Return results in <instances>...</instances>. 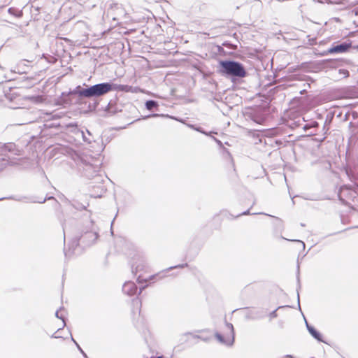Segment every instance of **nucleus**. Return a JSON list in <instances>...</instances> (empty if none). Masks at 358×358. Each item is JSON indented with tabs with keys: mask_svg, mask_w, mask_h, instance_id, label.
<instances>
[{
	"mask_svg": "<svg viewBox=\"0 0 358 358\" xmlns=\"http://www.w3.org/2000/svg\"><path fill=\"white\" fill-rule=\"evenodd\" d=\"M62 228H63V231H64V234L65 235L66 233L68 231V225H67V223L66 222H64L62 224Z\"/></svg>",
	"mask_w": 358,
	"mask_h": 358,
	"instance_id": "nucleus-27",
	"label": "nucleus"
},
{
	"mask_svg": "<svg viewBox=\"0 0 358 358\" xmlns=\"http://www.w3.org/2000/svg\"><path fill=\"white\" fill-rule=\"evenodd\" d=\"M58 128L62 132L73 134L77 138H79V135H83V129L78 127L77 122L59 123Z\"/></svg>",
	"mask_w": 358,
	"mask_h": 358,
	"instance_id": "nucleus-6",
	"label": "nucleus"
},
{
	"mask_svg": "<svg viewBox=\"0 0 358 358\" xmlns=\"http://www.w3.org/2000/svg\"><path fill=\"white\" fill-rule=\"evenodd\" d=\"M270 316H271V317H277L276 310H275L274 311H273V312L270 314Z\"/></svg>",
	"mask_w": 358,
	"mask_h": 358,
	"instance_id": "nucleus-29",
	"label": "nucleus"
},
{
	"mask_svg": "<svg viewBox=\"0 0 358 358\" xmlns=\"http://www.w3.org/2000/svg\"><path fill=\"white\" fill-rule=\"evenodd\" d=\"M79 137L82 138L83 141L87 144L96 141L92 134L87 129L85 131L83 129V135H79Z\"/></svg>",
	"mask_w": 358,
	"mask_h": 358,
	"instance_id": "nucleus-12",
	"label": "nucleus"
},
{
	"mask_svg": "<svg viewBox=\"0 0 358 358\" xmlns=\"http://www.w3.org/2000/svg\"><path fill=\"white\" fill-rule=\"evenodd\" d=\"M222 72L229 76L243 78L246 75V71L243 66L234 61H222L220 62Z\"/></svg>",
	"mask_w": 358,
	"mask_h": 358,
	"instance_id": "nucleus-3",
	"label": "nucleus"
},
{
	"mask_svg": "<svg viewBox=\"0 0 358 358\" xmlns=\"http://www.w3.org/2000/svg\"><path fill=\"white\" fill-rule=\"evenodd\" d=\"M0 150L2 153L8 152H11L15 155H20V150L16 148V145L13 143H5L0 148Z\"/></svg>",
	"mask_w": 358,
	"mask_h": 358,
	"instance_id": "nucleus-10",
	"label": "nucleus"
},
{
	"mask_svg": "<svg viewBox=\"0 0 358 358\" xmlns=\"http://www.w3.org/2000/svg\"><path fill=\"white\" fill-rule=\"evenodd\" d=\"M158 358H164L162 356H158Z\"/></svg>",
	"mask_w": 358,
	"mask_h": 358,
	"instance_id": "nucleus-43",
	"label": "nucleus"
},
{
	"mask_svg": "<svg viewBox=\"0 0 358 358\" xmlns=\"http://www.w3.org/2000/svg\"><path fill=\"white\" fill-rule=\"evenodd\" d=\"M69 94L78 95L80 98H88V87L83 88L80 85H78L73 90H70Z\"/></svg>",
	"mask_w": 358,
	"mask_h": 358,
	"instance_id": "nucleus-11",
	"label": "nucleus"
},
{
	"mask_svg": "<svg viewBox=\"0 0 358 358\" xmlns=\"http://www.w3.org/2000/svg\"><path fill=\"white\" fill-rule=\"evenodd\" d=\"M187 126H188L189 127H190V128H192V129H194V130L197 131H199V132H201V133H203V134H206V135H207V133H206L205 131H203L200 127H196L194 125H193V124H187Z\"/></svg>",
	"mask_w": 358,
	"mask_h": 358,
	"instance_id": "nucleus-23",
	"label": "nucleus"
},
{
	"mask_svg": "<svg viewBox=\"0 0 358 358\" xmlns=\"http://www.w3.org/2000/svg\"><path fill=\"white\" fill-rule=\"evenodd\" d=\"M339 73L343 75L345 77L349 76V71L346 69H340Z\"/></svg>",
	"mask_w": 358,
	"mask_h": 358,
	"instance_id": "nucleus-25",
	"label": "nucleus"
},
{
	"mask_svg": "<svg viewBox=\"0 0 358 358\" xmlns=\"http://www.w3.org/2000/svg\"><path fill=\"white\" fill-rule=\"evenodd\" d=\"M76 345L78 350L80 352V353H82V355L85 357V358H87V355L85 353V352L83 350V349L80 348L78 343H76Z\"/></svg>",
	"mask_w": 358,
	"mask_h": 358,
	"instance_id": "nucleus-26",
	"label": "nucleus"
},
{
	"mask_svg": "<svg viewBox=\"0 0 358 358\" xmlns=\"http://www.w3.org/2000/svg\"><path fill=\"white\" fill-rule=\"evenodd\" d=\"M286 357H289V358H294L292 355H287L285 356Z\"/></svg>",
	"mask_w": 358,
	"mask_h": 358,
	"instance_id": "nucleus-34",
	"label": "nucleus"
},
{
	"mask_svg": "<svg viewBox=\"0 0 358 358\" xmlns=\"http://www.w3.org/2000/svg\"><path fill=\"white\" fill-rule=\"evenodd\" d=\"M156 107H157V101L148 100L145 102V108L149 110H150Z\"/></svg>",
	"mask_w": 358,
	"mask_h": 358,
	"instance_id": "nucleus-17",
	"label": "nucleus"
},
{
	"mask_svg": "<svg viewBox=\"0 0 358 358\" xmlns=\"http://www.w3.org/2000/svg\"><path fill=\"white\" fill-rule=\"evenodd\" d=\"M51 338H59V336H55V334H53L51 336Z\"/></svg>",
	"mask_w": 358,
	"mask_h": 358,
	"instance_id": "nucleus-33",
	"label": "nucleus"
},
{
	"mask_svg": "<svg viewBox=\"0 0 358 358\" xmlns=\"http://www.w3.org/2000/svg\"><path fill=\"white\" fill-rule=\"evenodd\" d=\"M88 213H89L88 217H90L91 213L90 211H88Z\"/></svg>",
	"mask_w": 358,
	"mask_h": 358,
	"instance_id": "nucleus-41",
	"label": "nucleus"
},
{
	"mask_svg": "<svg viewBox=\"0 0 358 358\" xmlns=\"http://www.w3.org/2000/svg\"><path fill=\"white\" fill-rule=\"evenodd\" d=\"M116 85L111 83H101L88 87V98L99 97L112 90H116Z\"/></svg>",
	"mask_w": 358,
	"mask_h": 358,
	"instance_id": "nucleus-4",
	"label": "nucleus"
},
{
	"mask_svg": "<svg viewBox=\"0 0 358 358\" xmlns=\"http://www.w3.org/2000/svg\"><path fill=\"white\" fill-rule=\"evenodd\" d=\"M286 241H289L288 238H286ZM291 241H294V240H290Z\"/></svg>",
	"mask_w": 358,
	"mask_h": 358,
	"instance_id": "nucleus-44",
	"label": "nucleus"
},
{
	"mask_svg": "<svg viewBox=\"0 0 358 358\" xmlns=\"http://www.w3.org/2000/svg\"><path fill=\"white\" fill-rule=\"evenodd\" d=\"M55 316L63 321V327H64L66 325L64 317L59 314V310L56 311Z\"/></svg>",
	"mask_w": 358,
	"mask_h": 358,
	"instance_id": "nucleus-24",
	"label": "nucleus"
},
{
	"mask_svg": "<svg viewBox=\"0 0 358 358\" xmlns=\"http://www.w3.org/2000/svg\"><path fill=\"white\" fill-rule=\"evenodd\" d=\"M103 148H104V147H103V145H101V146L100 147V150H103Z\"/></svg>",
	"mask_w": 358,
	"mask_h": 358,
	"instance_id": "nucleus-38",
	"label": "nucleus"
},
{
	"mask_svg": "<svg viewBox=\"0 0 358 358\" xmlns=\"http://www.w3.org/2000/svg\"><path fill=\"white\" fill-rule=\"evenodd\" d=\"M356 49L358 50V45L356 46Z\"/></svg>",
	"mask_w": 358,
	"mask_h": 358,
	"instance_id": "nucleus-45",
	"label": "nucleus"
},
{
	"mask_svg": "<svg viewBox=\"0 0 358 358\" xmlns=\"http://www.w3.org/2000/svg\"><path fill=\"white\" fill-rule=\"evenodd\" d=\"M73 159L79 169L83 168V169H90L92 168L91 163L85 156L75 154V155L73 157Z\"/></svg>",
	"mask_w": 358,
	"mask_h": 358,
	"instance_id": "nucleus-8",
	"label": "nucleus"
},
{
	"mask_svg": "<svg viewBox=\"0 0 358 358\" xmlns=\"http://www.w3.org/2000/svg\"><path fill=\"white\" fill-rule=\"evenodd\" d=\"M351 48L350 43H343L336 45H334L328 50L330 54L343 53L348 52Z\"/></svg>",
	"mask_w": 358,
	"mask_h": 358,
	"instance_id": "nucleus-9",
	"label": "nucleus"
},
{
	"mask_svg": "<svg viewBox=\"0 0 358 358\" xmlns=\"http://www.w3.org/2000/svg\"><path fill=\"white\" fill-rule=\"evenodd\" d=\"M151 116L152 117H155V116H157V114H152Z\"/></svg>",
	"mask_w": 358,
	"mask_h": 358,
	"instance_id": "nucleus-39",
	"label": "nucleus"
},
{
	"mask_svg": "<svg viewBox=\"0 0 358 358\" xmlns=\"http://www.w3.org/2000/svg\"><path fill=\"white\" fill-rule=\"evenodd\" d=\"M311 358H314V357H311Z\"/></svg>",
	"mask_w": 358,
	"mask_h": 358,
	"instance_id": "nucleus-47",
	"label": "nucleus"
},
{
	"mask_svg": "<svg viewBox=\"0 0 358 358\" xmlns=\"http://www.w3.org/2000/svg\"><path fill=\"white\" fill-rule=\"evenodd\" d=\"M186 335H191L193 338H200L204 341H207L209 340L208 337H204V336H200L198 334H194L192 333H187V334H186Z\"/></svg>",
	"mask_w": 358,
	"mask_h": 358,
	"instance_id": "nucleus-22",
	"label": "nucleus"
},
{
	"mask_svg": "<svg viewBox=\"0 0 358 358\" xmlns=\"http://www.w3.org/2000/svg\"><path fill=\"white\" fill-rule=\"evenodd\" d=\"M54 199L53 196H49L48 198H45L44 199L41 200V201H38V203H43L46 201V200H50V199Z\"/></svg>",
	"mask_w": 358,
	"mask_h": 358,
	"instance_id": "nucleus-28",
	"label": "nucleus"
},
{
	"mask_svg": "<svg viewBox=\"0 0 358 358\" xmlns=\"http://www.w3.org/2000/svg\"><path fill=\"white\" fill-rule=\"evenodd\" d=\"M29 66L27 64L26 61L20 62L13 70L14 72L17 73H26Z\"/></svg>",
	"mask_w": 358,
	"mask_h": 358,
	"instance_id": "nucleus-14",
	"label": "nucleus"
},
{
	"mask_svg": "<svg viewBox=\"0 0 358 358\" xmlns=\"http://www.w3.org/2000/svg\"><path fill=\"white\" fill-rule=\"evenodd\" d=\"M71 206L78 210H86L87 207L89 206V203L86 204L82 203L77 200H73L71 201Z\"/></svg>",
	"mask_w": 358,
	"mask_h": 358,
	"instance_id": "nucleus-16",
	"label": "nucleus"
},
{
	"mask_svg": "<svg viewBox=\"0 0 358 358\" xmlns=\"http://www.w3.org/2000/svg\"><path fill=\"white\" fill-rule=\"evenodd\" d=\"M147 285H144L138 288L135 282L132 281L125 282L122 286V292L128 296H134L137 293H141L142 289H145Z\"/></svg>",
	"mask_w": 358,
	"mask_h": 358,
	"instance_id": "nucleus-7",
	"label": "nucleus"
},
{
	"mask_svg": "<svg viewBox=\"0 0 358 358\" xmlns=\"http://www.w3.org/2000/svg\"><path fill=\"white\" fill-rule=\"evenodd\" d=\"M71 94H69V92H62L61 97H60V101L62 103L64 107H66L67 106H70L72 104V101L70 98V96Z\"/></svg>",
	"mask_w": 358,
	"mask_h": 358,
	"instance_id": "nucleus-15",
	"label": "nucleus"
},
{
	"mask_svg": "<svg viewBox=\"0 0 358 358\" xmlns=\"http://www.w3.org/2000/svg\"><path fill=\"white\" fill-rule=\"evenodd\" d=\"M297 296H298V301L299 302V294H297Z\"/></svg>",
	"mask_w": 358,
	"mask_h": 358,
	"instance_id": "nucleus-40",
	"label": "nucleus"
},
{
	"mask_svg": "<svg viewBox=\"0 0 358 358\" xmlns=\"http://www.w3.org/2000/svg\"><path fill=\"white\" fill-rule=\"evenodd\" d=\"M294 241L299 242L302 245L303 248H305V243L303 241H299V240H294Z\"/></svg>",
	"mask_w": 358,
	"mask_h": 358,
	"instance_id": "nucleus-31",
	"label": "nucleus"
},
{
	"mask_svg": "<svg viewBox=\"0 0 358 358\" xmlns=\"http://www.w3.org/2000/svg\"><path fill=\"white\" fill-rule=\"evenodd\" d=\"M208 330H201V331H198V332L199 333H203L204 331H208Z\"/></svg>",
	"mask_w": 358,
	"mask_h": 358,
	"instance_id": "nucleus-35",
	"label": "nucleus"
},
{
	"mask_svg": "<svg viewBox=\"0 0 358 358\" xmlns=\"http://www.w3.org/2000/svg\"><path fill=\"white\" fill-rule=\"evenodd\" d=\"M186 266H187V264H181V265L176 266H174V268H182V267Z\"/></svg>",
	"mask_w": 358,
	"mask_h": 358,
	"instance_id": "nucleus-32",
	"label": "nucleus"
},
{
	"mask_svg": "<svg viewBox=\"0 0 358 358\" xmlns=\"http://www.w3.org/2000/svg\"><path fill=\"white\" fill-rule=\"evenodd\" d=\"M150 117V115H147V116H145V117H143V119H146V118H148V117Z\"/></svg>",
	"mask_w": 358,
	"mask_h": 358,
	"instance_id": "nucleus-37",
	"label": "nucleus"
},
{
	"mask_svg": "<svg viewBox=\"0 0 358 358\" xmlns=\"http://www.w3.org/2000/svg\"><path fill=\"white\" fill-rule=\"evenodd\" d=\"M150 358H157L156 356H152Z\"/></svg>",
	"mask_w": 358,
	"mask_h": 358,
	"instance_id": "nucleus-42",
	"label": "nucleus"
},
{
	"mask_svg": "<svg viewBox=\"0 0 358 358\" xmlns=\"http://www.w3.org/2000/svg\"><path fill=\"white\" fill-rule=\"evenodd\" d=\"M27 99L35 103H41L43 101L42 96L39 95L28 96Z\"/></svg>",
	"mask_w": 358,
	"mask_h": 358,
	"instance_id": "nucleus-18",
	"label": "nucleus"
},
{
	"mask_svg": "<svg viewBox=\"0 0 358 358\" xmlns=\"http://www.w3.org/2000/svg\"><path fill=\"white\" fill-rule=\"evenodd\" d=\"M116 87H117L116 90H119L124 91V92H129L130 90V89L131 88V86L124 85H116Z\"/></svg>",
	"mask_w": 358,
	"mask_h": 358,
	"instance_id": "nucleus-21",
	"label": "nucleus"
},
{
	"mask_svg": "<svg viewBox=\"0 0 358 358\" xmlns=\"http://www.w3.org/2000/svg\"><path fill=\"white\" fill-rule=\"evenodd\" d=\"M106 111L110 114H115L117 113L116 108H113V106L111 102L108 103V104L106 108Z\"/></svg>",
	"mask_w": 358,
	"mask_h": 358,
	"instance_id": "nucleus-20",
	"label": "nucleus"
},
{
	"mask_svg": "<svg viewBox=\"0 0 358 358\" xmlns=\"http://www.w3.org/2000/svg\"><path fill=\"white\" fill-rule=\"evenodd\" d=\"M250 214V210H248L246 211H244L243 213L239 214L238 215H237V217H239L240 215H249Z\"/></svg>",
	"mask_w": 358,
	"mask_h": 358,
	"instance_id": "nucleus-30",
	"label": "nucleus"
},
{
	"mask_svg": "<svg viewBox=\"0 0 358 358\" xmlns=\"http://www.w3.org/2000/svg\"><path fill=\"white\" fill-rule=\"evenodd\" d=\"M3 199H4V198H1V199H0V201L3 200Z\"/></svg>",
	"mask_w": 358,
	"mask_h": 358,
	"instance_id": "nucleus-46",
	"label": "nucleus"
},
{
	"mask_svg": "<svg viewBox=\"0 0 358 358\" xmlns=\"http://www.w3.org/2000/svg\"><path fill=\"white\" fill-rule=\"evenodd\" d=\"M318 127V123L316 121H313L310 124H306L303 126V129L304 131H307L310 128H315Z\"/></svg>",
	"mask_w": 358,
	"mask_h": 358,
	"instance_id": "nucleus-19",
	"label": "nucleus"
},
{
	"mask_svg": "<svg viewBox=\"0 0 358 358\" xmlns=\"http://www.w3.org/2000/svg\"><path fill=\"white\" fill-rule=\"evenodd\" d=\"M306 327H307V329H308V332L311 334V336L314 338H315L316 340H317L320 342H324L322 340V335L314 327H313L312 326L309 325L308 323L306 321Z\"/></svg>",
	"mask_w": 358,
	"mask_h": 358,
	"instance_id": "nucleus-13",
	"label": "nucleus"
},
{
	"mask_svg": "<svg viewBox=\"0 0 358 358\" xmlns=\"http://www.w3.org/2000/svg\"><path fill=\"white\" fill-rule=\"evenodd\" d=\"M90 224L91 225L90 229L86 228L81 234L72 238L68 243V250L64 249V255L66 257L80 252V241L84 246H90L95 243L99 237L98 230L94 225L92 220H90Z\"/></svg>",
	"mask_w": 358,
	"mask_h": 358,
	"instance_id": "nucleus-1",
	"label": "nucleus"
},
{
	"mask_svg": "<svg viewBox=\"0 0 358 358\" xmlns=\"http://www.w3.org/2000/svg\"><path fill=\"white\" fill-rule=\"evenodd\" d=\"M131 272L137 276L138 282H146L155 277V274L150 273V268L145 258L138 253H136L131 258Z\"/></svg>",
	"mask_w": 358,
	"mask_h": 358,
	"instance_id": "nucleus-2",
	"label": "nucleus"
},
{
	"mask_svg": "<svg viewBox=\"0 0 358 358\" xmlns=\"http://www.w3.org/2000/svg\"><path fill=\"white\" fill-rule=\"evenodd\" d=\"M71 341H72L75 344H76V343H77V342L74 340V338H73L72 336H71Z\"/></svg>",
	"mask_w": 358,
	"mask_h": 358,
	"instance_id": "nucleus-36",
	"label": "nucleus"
},
{
	"mask_svg": "<svg viewBox=\"0 0 358 358\" xmlns=\"http://www.w3.org/2000/svg\"><path fill=\"white\" fill-rule=\"evenodd\" d=\"M215 336L219 343L231 346L234 342V329L232 324L226 322L224 332L222 334L216 332Z\"/></svg>",
	"mask_w": 358,
	"mask_h": 358,
	"instance_id": "nucleus-5",
	"label": "nucleus"
}]
</instances>
